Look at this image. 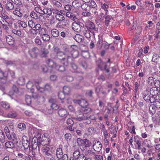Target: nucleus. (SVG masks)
Instances as JSON below:
<instances>
[{"label":"nucleus","mask_w":160,"mask_h":160,"mask_svg":"<svg viewBox=\"0 0 160 160\" xmlns=\"http://www.w3.org/2000/svg\"><path fill=\"white\" fill-rule=\"evenodd\" d=\"M18 128L22 130L25 129L26 128L25 124L24 123H20L18 124Z\"/></svg>","instance_id":"nucleus-54"},{"label":"nucleus","mask_w":160,"mask_h":160,"mask_svg":"<svg viewBox=\"0 0 160 160\" xmlns=\"http://www.w3.org/2000/svg\"><path fill=\"white\" fill-rule=\"evenodd\" d=\"M25 101L27 105H29L31 104L32 102L31 98L29 95H27L26 96Z\"/></svg>","instance_id":"nucleus-40"},{"label":"nucleus","mask_w":160,"mask_h":160,"mask_svg":"<svg viewBox=\"0 0 160 160\" xmlns=\"http://www.w3.org/2000/svg\"><path fill=\"white\" fill-rule=\"evenodd\" d=\"M57 55L58 58L60 60H61L62 58H64L66 57V56L63 52L60 51L57 52Z\"/></svg>","instance_id":"nucleus-28"},{"label":"nucleus","mask_w":160,"mask_h":160,"mask_svg":"<svg viewBox=\"0 0 160 160\" xmlns=\"http://www.w3.org/2000/svg\"><path fill=\"white\" fill-rule=\"evenodd\" d=\"M5 141V136L3 132L0 130V141L1 142H4Z\"/></svg>","instance_id":"nucleus-31"},{"label":"nucleus","mask_w":160,"mask_h":160,"mask_svg":"<svg viewBox=\"0 0 160 160\" xmlns=\"http://www.w3.org/2000/svg\"><path fill=\"white\" fill-rule=\"evenodd\" d=\"M103 17L105 18V20L104 21V23L105 25L108 26L109 24L110 21L111 20L112 17L110 15H104L103 16Z\"/></svg>","instance_id":"nucleus-17"},{"label":"nucleus","mask_w":160,"mask_h":160,"mask_svg":"<svg viewBox=\"0 0 160 160\" xmlns=\"http://www.w3.org/2000/svg\"><path fill=\"white\" fill-rule=\"evenodd\" d=\"M103 42L102 37L98 35V40L97 44V47L98 49H100L102 48L103 46Z\"/></svg>","instance_id":"nucleus-10"},{"label":"nucleus","mask_w":160,"mask_h":160,"mask_svg":"<svg viewBox=\"0 0 160 160\" xmlns=\"http://www.w3.org/2000/svg\"><path fill=\"white\" fill-rule=\"evenodd\" d=\"M1 105L2 108L6 109L9 108L10 107L9 104L6 102H2Z\"/></svg>","instance_id":"nucleus-32"},{"label":"nucleus","mask_w":160,"mask_h":160,"mask_svg":"<svg viewBox=\"0 0 160 160\" xmlns=\"http://www.w3.org/2000/svg\"><path fill=\"white\" fill-rule=\"evenodd\" d=\"M72 27L73 30L77 32H78L81 30L80 28V26L78 25V23L76 22H73L72 24Z\"/></svg>","instance_id":"nucleus-14"},{"label":"nucleus","mask_w":160,"mask_h":160,"mask_svg":"<svg viewBox=\"0 0 160 160\" xmlns=\"http://www.w3.org/2000/svg\"><path fill=\"white\" fill-rule=\"evenodd\" d=\"M102 144L99 141L95 143L93 146V148L94 150L97 152H99L102 149Z\"/></svg>","instance_id":"nucleus-9"},{"label":"nucleus","mask_w":160,"mask_h":160,"mask_svg":"<svg viewBox=\"0 0 160 160\" xmlns=\"http://www.w3.org/2000/svg\"><path fill=\"white\" fill-rule=\"evenodd\" d=\"M64 8L65 10L67 11L71 10L72 8V7L70 5H65Z\"/></svg>","instance_id":"nucleus-60"},{"label":"nucleus","mask_w":160,"mask_h":160,"mask_svg":"<svg viewBox=\"0 0 160 160\" xmlns=\"http://www.w3.org/2000/svg\"><path fill=\"white\" fill-rule=\"evenodd\" d=\"M88 4L89 8H95L97 6V5L95 2L93 0H90Z\"/></svg>","instance_id":"nucleus-35"},{"label":"nucleus","mask_w":160,"mask_h":160,"mask_svg":"<svg viewBox=\"0 0 160 160\" xmlns=\"http://www.w3.org/2000/svg\"><path fill=\"white\" fill-rule=\"evenodd\" d=\"M13 13L14 15L20 17H21L22 15V13L18 10V8H17L16 9H15L13 12Z\"/></svg>","instance_id":"nucleus-37"},{"label":"nucleus","mask_w":160,"mask_h":160,"mask_svg":"<svg viewBox=\"0 0 160 160\" xmlns=\"http://www.w3.org/2000/svg\"><path fill=\"white\" fill-rule=\"evenodd\" d=\"M39 52V50L36 48H34L29 51L30 55L33 58H36Z\"/></svg>","instance_id":"nucleus-7"},{"label":"nucleus","mask_w":160,"mask_h":160,"mask_svg":"<svg viewBox=\"0 0 160 160\" xmlns=\"http://www.w3.org/2000/svg\"><path fill=\"white\" fill-rule=\"evenodd\" d=\"M30 33L32 35H33V37H35L38 33V32L35 29H31L30 30Z\"/></svg>","instance_id":"nucleus-51"},{"label":"nucleus","mask_w":160,"mask_h":160,"mask_svg":"<svg viewBox=\"0 0 160 160\" xmlns=\"http://www.w3.org/2000/svg\"><path fill=\"white\" fill-rule=\"evenodd\" d=\"M81 154H80L79 150H76L73 152V156L74 158L76 159L79 156V155L80 156Z\"/></svg>","instance_id":"nucleus-39"},{"label":"nucleus","mask_w":160,"mask_h":160,"mask_svg":"<svg viewBox=\"0 0 160 160\" xmlns=\"http://www.w3.org/2000/svg\"><path fill=\"white\" fill-rule=\"evenodd\" d=\"M31 17L35 19H37L38 18V17L36 14L34 12H32L30 13Z\"/></svg>","instance_id":"nucleus-55"},{"label":"nucleus","mask_w":160,"mask_h":160,"mask_svg":"<svg viewBox=\"0 0 160 160\" xmlns=\"http://www.w3.org/2000/svg\"><path fill=\"white\" fill-rule=\"evenodd\" d=\"M18 23L21 27H22L23 28H25L27 27V24L26 23L23 21H19Z\"/></svg>","instance_id":"nucleus-47"},{"label":"nucleus","mask_w":160,"mask_h":160,"mask_svg":"<svg viewBox=\"0 0 160 160\" xmlns=\"http://www.w3.org/2000/svg\"><path fill=\"white\" fill-rule=\"evenodd\" d=\"M146 6L147 7H149L148 9L150 10H153L154 8V6L149 0H145L144 2Z\"/></svg>","instance_id":"nucleus-19"},{"label":"nucleus","mask_w":160,"mask_h":160,"mask_svg":"<svg viewBox=\"0 0 160 160\" xmlns=\"http://www.w3.org/2000/svg\"><path fill=\"white\" fill-rule=\"evenodd\" d=\"M50 102L52 103V104L51 105V108L54 110H56L58 109L59 107L58 105L55 103V101L53 99L51 98L49 100Z\"/></svg>","instance_id":"nucleus-20"},{"label":"nucleus","mask_w":160,"mask_h":160,"mask_svg":"<svg viewBox=\"0 0 160 160\" xmlns=\"http://www.w3.org/2000/svg\"><path fill=\"white\" fill-rule=\"evenodd\" d=\"M39 82L37 80H31L30 81L27 83L26 87L28 89H30L32 93L34 92V84L37 88V90L40 92H42L44 90L43 88L39 86Z\"/></svg>","instance_id":"nucleus-1"},{"label":"nucleus","mask_w":160,"mask_h":160,"mask_svg":"<svg viewBox=\"0 0 160 160\" xmlns=\"http://www.w3.org/2000/svg\"><path fill=\"white\" fill-rule=\"evenodd\" d=\"M51 34L54 37H57L59 35L58 31L56 29H53L51 30Z\"/></svg>","instance_id":"nucleus-29"},{"label":"nucleus","mask_w":160,"mask_h":160,"mask_svg":"<svg viewBox=\"0 0 160 160\" xmlns=\"http://www.w3.org/2000/svg\"><path fill=\"white\" fill-rule=\"evenodd\" d=\"M113 127H109V129H110V130L111 131L110 129H111L112 130V131H111L110 133H113V135L112 137V138H114L116 137V133L117 131L115 129H113L112 128Z\"/></svg>","instance_id":"nucleus-42"},{"label":"nucleus","mask_w":160,"mask_h":160,"mask_svg":"<svg viewBox=\"0 0 160 160\" xmlns=\"http://www.w3.org/2000/svg\"><path fill=\"white\" fill-rule=\"evenodd\" d=\"M160 57L157 54H154L153 56L152 61L154 62H157L159 61Z\"/></svg>","instance_id":"nucleus-36"},{"label":"nucleus","mask_w":160,"mask_h":160,"mask_svg":"<svg viewBox=\"0 0 160 160\" xmlns=\"http://www.w3.org/2000/svg\"><path fill=\"white\" fill-rule=\"evenodd\" d=\"M111 45L110 44H108L107 42L104 41L103 42V47L105 50H108Z\"/></svg>","instance_id":"nucleus-45"},{"label":"nucleus","mask_w":160,"mask_h":160,"mask_svg":"<svg viewBox=\"0 0 160 160\" xmlns=\"http://www.w3.org/2000/svg\"><path fill=\"white\" fill-rule=\"evenodd\" d=\"M64 93V92H60L59 93L58 96L59 98L61 100L65 98Z\"/></svg>","instance_id":"nucleus-61"},{"label":"nucleus","mask_w":160,"mask_h":160,"mask_svg":"<svg viewBox=\"0 0 160 160\" xmlns=\"http://www.w3.org/2000/svg\"><path fill=\"white\" fill-rule=\"evenodd\" d=\"M41 135L40 133L38 132L37 135H36L33 137L32 139V142H33V140L35 142H38L37 137L38 138L40 137L41 136Z\"/></svg>","instance_id":"nucleus-57"},{"label":"nucleus","mask_w":160,"mask_h":160,"mask_svg":"<svg viewBox=\"0 0 160 160\" xmlns=\"http://www.w3.org/2000/svg\"><path fill=\"white\" fill-rule=\"evenodd\" d=\"M56 9L53 8H45L43 9L42 15L44 14H47L49 16L51 15L52 13H53V10Z\"/></svg>","instance_id":"nucleus-11"},{"label":"nucleus","mask_w":160,"mask_h":160,"mask_svg":"<svg viewBox=\"0 0 160 160\" xmlns=\"http://www.w3.org/2000/svg\"><path fill=\"white\" fill-rule=\"evenodd\" d=\"M42 140L41 142V144L43 146L47 145L43 147V152L47 155H49L50 154V146H49L50 139L49 137H46V135L44 134L42 137Z\"/></svg>","instance_id":"nucleus-2"},{"label":"nucleus","mask_w":160,"mask_h":160,"mask_svg":"<svg viewBox=\"0 0 160 160\" xmlns=\"http://www.w3.org/2000/svg\"><path fill=\"white\" fill-rule=\"evenodd\" d=\"M34 10L37 12L41 14H42L43 10L41 9L39 7H35Z\"/></svg>","instance_id":"nucleus-58"},{"label":"nucleus","mask_w":160,"mask_h":160,"mask_svg":"<svg viewBox=\"0 0 160 160\" xmlns=\"http://www.w3.org/2000/svg\"><path fill=\"white\" fill-rule=\"evenodd\" d=\"M88 7V4L86 3H83L81 6L82 9L84 10L85 11H88L89 10L87 9V8Z\"/></svg>","instance_id":"nucleus-59"},{"label":"nucleus","mask_w":160,"mask_h":160,"mask_svg":"<svg viewBox=\"0 0 160 160\" xmlns=\"http://www.w3.org/2000/svg\"><path fill=\"white\" fill-rule=\"evenodd\" d=\"M12 32L14 34L17 35L18 36H19L21 34V32L20 30H16L13 29L12 30Z\"/></svg>","instance_id":"nucleus-49"},{"label":"nucleus","mask_w":160,"mask_h":160,"mask_svg":"<svg viewBox=\"0 0 160 160\" xmlns=\"http://www.w3.org/2000/svg\"><path fill=\"white\" fill-rule=\"evenodd\" d=\"M12 88L14 92L12 94L11 92H10L9 95L11 96L14 95L15 93H17L18 90V89L15 86H13Z\"/></svg>","instance_id":"nucleus-48"},{"label":"nucleus","mask_w":160,"mask_h":160,"mask_svg":"<svg viewBox=\"0 0 160 160\" xmlns=\"http://www.w3.org/2000/svg\"><path fill=\"white\" fill-rule=\"evenodd\" d=\"M4 131L6 133V134L7 138L9 139H11L12 138V136H11V135L9 133V130L8 127H5Z\"/></svg>","instance_id":"nucleus-30"},{"label":"nucleus","mask_w":160,"mask_h":160,"mask_svg":"<svg viewBox=\"0 0 160 160\" xmlns=\"http://www.w3.org/2000/svg\"><path fill=\"white\" fill-rule=\"evenodd\" d=\"M41 35L43 41L48 42L50 39V36L49 35L47 34H42L41 33Z\"/></svg>","instance_id":"nucleus-24"},{"label":"nucleus","mask_w":160,"mask_h":160,"mask_svg":"<svg viewBox=\"0 0 160 160\" xmlns=\"http://www.w3.org/2000/svg\"><path fill=\"white\" fill-rule=\"evenodd\" d=\"M28 25L30 28H32L35 26V24L32 20H29L28 22Z\"/></svg>","instance_id":"nucleus-63"},{"label":"nucleus","mask_w":160,"mask_h":160,"mask_svg":"<svg viewBox=\"0 0 160 160\" xmlns=\"http://www.w3.org/2000/svg\"><path fill=\"white\" fill-rule=\"evenodd\" d=\"M76 100H74V102H76ZM78 103L79 104L81 107H86L88 105V103L87 101L84 99H82L80 100L77 101Z\"/></svg>","instance_id":"nucleus-15"},{"label":"nucleus","mask_w":160,"mask_h":160,"mask_svg":"<svg viewBox=\"0 0 160 160\" xmlns=\"http://www.w3.org/2000/svg\"><path fill=\"white\" fill-rule=\"evenodd\" d=\"M77 141L79 146L88 147L91 144V142L87 139L82 140L80 138H78Z\"/></svg>","instance_id":"nucleus-5"},{"label":"nucleus","mask_w":160,"mask_h":160,"mask_svg":"<svg viewBox=\"0 0 160 160\" xmlns=\"http://www.w3.org/2000/svg\"><path fill=\"white\" fill-rule=\"evenodd\" d=\"M48 65L49 67H51L52 68L55 67L57 68H58V66L56 65V63L51 60H49Z\"/></svg>","instance_id":"nucleus-41"},{"label":"nucleus","mask_w":160,"mask_h":160,"mask_svg":"<svg viewBox=\"0 0 160 160\" xmlns=\"http://www.w3.org/2000/svg\"><path fill=\"white\" fill-rule=\"evenodd\" d=\"M5 146L7 148H13L14 147V144L11 142H8L5 144Z\"/></svg>","instance_id":"nucleus-33"},{"label":"nucleus","mask_w":160,"mask_h":160,"mask_svg":"<svg viewBox=\"0 0 160 160\" xmlns=\"http://www.w3.org/2000/svg\"><path fill=\"white\" fill-rule=\"evenodd\" d=\"M70 91V88L68 86H65L63 88V92L65 94H68Z\"/></svg>","instance_id":"nucleus-38"},{"label":"nucleus","mask_w":160,"mask_h":160,"mask_svg":"<svg viewBox=\"0 0 160 160\" xmlns=\"http://www.w3.org/2000/svg\"><path fill=\"white\" fill-rule=\"evenodd\" d=\"M67 58H62L61 60V62L65 66H67L69 62V60L71 59V58L70 56H66Z\"/></svg>","instance_id":"nucleus-16"},{"label":"nucleus","mask_w":160,"mask_h":160,"mask_svg":"<svg viewBox=\"0 0 160 160\" xmlns=\"http://www.w3.org/2000/svg\"><path fill=\"white\" fill-rule=\"evenodd\" d=\"M9 18L8 17L5 13H3L1 14V16H0V22L2 24H5L6 23L8 24L7 20Z\"/></svg>","instance_id":"nucleus-8"},{"label":"nucleus","mask_w":160,"mask_h":160,"mask_svg":"<svg viewBox=\"0 0 160 160\" xmlns=\"http://www.w3.org/2000/svg\"><path fill=\"white\" fill-rule=\"evenodd\" d=\"M101 7L105 11V15L108 14V9L109 8V6L108 5L105 3H101Z\"/></svg>","instance_id":"nucleus-23"},{"label":"nucleus","mask_w":160,"mask_h":160,"mask_svg":"<svg viewBox=\"0 0 160 160\" xmlns=\"http://www.w3.org/2000/svg\"><path fill=\"white\" fill-rule=\"evenodd\" d=\"M134 142H136V144L138 146L136 148L138 150H140L141 149V141L139 140H135Z\"/></svg>","instance_id":"nucleus-52"},{"label":"nucleus","mask_w":160,"mask_h":160,"mask_svg":"<svg viewBox=\"0 0 160 160\" xmlns=\"http://www.w3.org/2000/svg\"><path fill=\"white\" fill-rule=\"evenodd\" d=\"M154 84L155 86V88H158L160 87V80H156L154 82Z\"/></svg>","instance_id":"nucleus-53"},{"label":"nucleus","mask_w":160,"mask_h":160,"mask_svg":"<svg viewBox=\"0 0 160 160\" xmlns=\"http://www.w3.org/2000/svg\"><path fill=\"white\" fill-rule=\"evenodd\" d=\"M99 62H101V63L100 65H98V67L102 70H105L106 72H109V70L106 69V64L102 62L101 60H99Z\"/></svg>","instance_id":"nucleus-26"},{"label":"nucleus","mask_w":160,"mask_h":160,"mask_svg":"<svg viewBox=\"0 0 160 160\" xmlns=\"http://www.w3.org/2000/svg\"><path fill=\"white\" fill-rule=\"evenodd\" d=\"M88 117L87 116H86V114H83V117H78L77 118V120L78 121H81L84 119H87L88 121L87 123L88 124H89L91 122V121L90 120H88Z\"/></svg>","instance_id":"nucleus-27"},{"label":"nucleus","mask_w":160,"mask_h":160,"mask_svg":"<svg viewBox=\"0 0 160 160\" xmlns=\"http://www.w3.org/2000/svg\"><path fill=\"white\" fill-rule=\"evenodd\" d=\"M66 16L75 22L78 21V19L76 17V13L75 12H68L66 13Z\"/></svg>","instance_id":"nucleus-6"},{"label":"nucleus","mask_w":160,"mask_h":160,"mask_svg":"<svg viewBox=\"0 0 160 160\" xmlns=\"http://www.w3.org/2000/svg\"><path fill=\"white\" fill-rule=\"evenodd\" d=\"M94 158L95 159H96L98 160H103V158L102 155H94Z\"/></svg>","instance_id":"nucleus-62"},{"label":"nucleus","mask_w":160,"mask_h":160,"mask_svg":"<svg viewBox=\"0 0 160 160\" xmlns=\"http://www.w3.org/2000/svg\"><path fill=\"white\" fill-rule=\"evenodd\" d=\"M33 96L35 98H38V100H39L41 102H43L45 100V99L43 96H39L38 95H36L35 93H34L33 94Z\"/></svg>","instance_id":"nucleus-34"},{"label":"nucleus","mask_w":160,"mask_h":160,"mask_svg":"<svg viewBox=\"0 0 160 160\" xmlns=\"http://www.w3.org/2000/svg\"><path fill=\"white\" fill-rule=\"evenodd\" d=\"M143 99L148 102H150L151 103L154 102L155 100L154 97L151 96L149 90H146L143 93Z\"/></svg>","instance_id":"nucleus-3"},{"label":"nucleus","mask_w":160,"mask_h":160,"mask_svg":"<svg viewBox=\"0 0 160 160\" xmlns=\"http://www.w3.org/2000/svg\"><path fill=\"white\" fill-rule=\"evenodd\" d=\"M67 123L69 126H71L74 123V121L72 118H68L67 121Z\"/></svg>","instance_id":"nucleus-56"},{"label":"nucleus","mask_w":160,"mask_h":160,"mask_svg":"<svg viewBox=\"0 0 160 160\" xmlns=\"http://www.w3.org/2000/svg\"><path fill=\"white\" fill-rule=\"evenodd\" d=\"M52 3L53 5L57 7H61L62 6V4L61 3L56 0H53L52 1Z\"/></svg>","instance_id":"nucleus-46"},{"label":"nucleus","mask_w":160,"mask_h":160,"mask_svg":"<svg viewBox=\"0 0 160 160\" xmlns=\"http://www.w3.org/2000/svg\"><path fill=\"white\" fill-rule=\"evenodd\" d=\"M72 5L74 7H78L80 6V4L79 1L75 0L73 1L72 3Z\"/></svg>","instance_id":"nucleus-50"},{"label":"nucleus","mask_w":160,"mask_h":160,"mask_svg":"<svg viewBox=\"0 0 160 160\" xmlns=\"http://www.w3.org/2000/svg\"><path fill=\"white\" fill-rule=\"evenodd\" d=\"M7 42L10 45H12L14 43V41L13 38L11 35L6 36Z\"/></svg>","instance_id":"nucleus-13"},{"label":"nucleus","mask_w":160,"mask_h":160,"mask_svg":"<svg viewBox=\"0 0 160 160\" xmlns=\"http://www.w3.org/2000/svg\"><path fill=\"white\" fill-rule=\"evenodd\" d=\"M85 155L89 157H92L93 155H94V153L91 150H88L85 152Z\"/></svg>","instance_id":"nucleus-43"},{"label":"nucleus","mask_w":160,"mask_h":160,"mask_svg":"<svg viewBox=\"0 0 160 160\" xmlns=\"http://www.w3.org/2000/svg\"><path fill=\"white\" fill-rule=\"evenodd\" d=\"M26 138V137L25 136H23L22 137V143L23 146L25 148H28V147L29 146V144L25 143V141L24 140V139Z\"/></svg>","instance_id":"nucleus-44"},{"label":"nucleus","mask_w":160,"mask_h":160,"mask_svg":"<svg viewBox=\"0 0 160 160\" xmlns=\"http://www.w3.org/2000/svg\"><path fill=\"white\" fill-rule=\"evenodd\" d=\"M77 160H86V157L84 155L82 154L76 159Z\"/></svg>","instance_id":"nucleus-64"},{"label":"nucleus","mask_w":160,"mask_h":160,"mask_svg":"<svg viewBox=\"0 0 160 160\" xmlns=\"http://www.w3.org/2000/svg\"><path fill=\"white\" fill-rule=\"evenodd\" d=\"M74 39L76 40V42H80L82 41L83 37L81 35L77 34L74 36Z\"/></svg>","instance_id":"nucleus-25"},{"label":"nucleus","mask_w":160,"mask_h":160,"mask_svg":"<svg viewBox=\"0 0 160 160\" xmlns=\"http://www.w3.org/2000/svg\"><path fill=\"white\" fill-rule=\"evenodd\" d=\"M56 155L57 158H61L62 157V149L61 148H57L56 151Z\"/></svg>","instance_id":"nucleus-22"},{"label":"nucleus","mask_w":160,"mask_h":160,"mask_svg":"<svg viewBox=\"0 0 160 160\" xmlns=\"http://www.w3.org/2000/svg\"><path fill=\"white\" fill-rule=\"evenodd\" d=\"M149 90L151 96H153L158 93V89L156 88L153 87Z\"/></svg>","instance_id":"nucleus-21"},{"label":"nucleus","mask_w":160,"mask_h":160,"mask_svg":"<svg viewBox=\"0 0 160 160\" xmlns=\"http://www.w3.org/2000/svg\"><path fill=\"white\" fill-rule=\"evenodd\" d=\"M58 114L61 117L65 118L67 115V112L65 109H61L58 111Z\"/></svg>","instance_id":"nucleus-12"},{"label":"nucleus","mask_w":160,"mask_h":160,"mask_svg":"<svg viewBox=\"0 0 160 160\" xmlns=\"http://www.w3.org/2000/svg\"><path fill=\"white\" fill-rule=\"evenodd\" d=\"M5 8L7 10L10 11L14 9V6L12 2H8L5 5Z\"/></svg>","instance_id":"nucleus-18"},{"label":"nucleus","mask_w":160,"mask_h":160,"mask_svg":"<svg viewBox=\"0 0 160 160\" xmlns=\"http://www.w3.org/2000/svg\"><path fill=\"white\" fill-rule=\"evenodd\" d=\"M62 11L58 10L57 9L53 10V13L55 15L56 19L58 21H62L64 20L65 18L62 14Z\"/></svg>","instance_id":"nucleus-4"}]
</instances>
